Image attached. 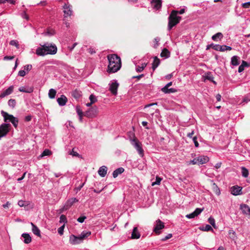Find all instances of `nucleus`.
I'll use <instances>...</instances> for the list:
<instances>
[{
    "label": "nucleus",
    "mask_w": 250,
    "mask_h": 250,
    "mask_svg": "<svg viewBox=\"0 0 250 250\" xmlns=\"http://www.w3.org/2000/svg\"><path fill=\"white\" fill-rule=\"evenodd\" d=\"M108 65L107 71L109 73H113L119 70L122 66L121 60L120 57L115 54L107 55Z\"/></svg>",
    "instance_id": "nucleus-1"
},
{
    "label": "nucleus",
    "mask_w": 250,
    "mask_h": 250,
    "mask_svg": "<svg viewBox=\"0 0 250 250\" xmlns=\"http://www.w3.org/2000/svg\"><path fill=\"white\" fill-rule=\"evenodd\" d=\"M57 47L54 44L50 45L48 43L42 45L36 50V54L39 56H44L45 55L50 54L54 55L57 53Z\"/></svg>",
    "instance_id": "nucleus-2"
},
{
    "label": "nucleus",
    "mask_w": 250,
    "mask_h": 250,
    "mask_svg": "<svg viewBox=\"0 0 250 250\" xmlns=\"http://www.w3.org/2000/svg\"><path fill=\"white\" fill-rule=\"evenodd\" d=\"M181 17L177 16V12L176 10H172L168 17V28L170 30L173 27L179 23Z\"/></svg>",
    "instance_id": "nucleus-3"
},
{
    "label": "nucleus",
    "mask_w": 250,
    "mask_h": 250,
    "mask_svg": "<svg viewBox=\"0 0 250 250\" xmlns=\"http://www.w3.org/2000/svg\"><path fill=\"white\" fill-rule=\"evenodd\" d=\"M132 144L138 151L140 156L143 157L144 156V150L142 148V144L136 137H134L132 140Z\"/></svg>",
    "instance_id": "nucleus-4"
},
{
    "label": "nucleus",
    "mask_w": 250,
    "mask_h": 250,
    "mask_svg": "<svg viewBox=\"0 0 250 250\" xmlns=\"http://www.w3.org/2000/svg\"><path fill=\"white\" fill-rule=\"evenodd\" d=\"M98 113V107L96 106H94L87 110L84 113V116L88 118H92L96 117Z\"/></svg>",
    "instance_id": "nucleus-5"
},
{
    "label": "nucleus",
    "mask_w": 250,
    "mask_h": 250,
    "mask_svg": "<svg viewBox=\"0 0 250 250\" xmlns=\"http://www.w3.org/2000/svg\"><path fill=\"white\" fill-rule=\"evenodd\" d=\"M10 127L9 124H2L0 125V139L7 134Z\"/></svg>",
    "instance_id": "nucleus-6"
},
{
    "label": "nucleus",
    "mask_w": 250,
    "mask_h": 250,
    "mask_svg": "<svg viewBox=\"0 0 250 250\" xmlns=\"http://www.w3.org/2000/svg\"><path fill=\"white\" fill-rule=\"evenodd\" d=\"M242 188L238 186H232L230 188V192L235 196L241 195L243 194L242 191Z\"/></svg>",
    "instance_id": "nucleus-7"
},
{
    "label": "nucleus",
    "mask_w": 250,
    "mask_h": 250,
    "mask_svg": "<svg viewBox=\"0 0 250 250\" xmlns=\"http://www.w3.org/2000/svg\"><path fill=\"white\" fill-rule=\"evenodd\" d=\"M165 225L164 223L162 222L160 219H158L156 221V224L154 229V231L156 234H160V230L164 228Z\"/></svg>",
    "instance_id": "nucleus-8"
},
{
    "label": "nucleus",
    "mask_w": 250,
    "mask_h": 250,
    "mask_svg": "<svg viewBox=\"0 0 250 250\" xmlns=\"http://www.w3.org/2000/svg\"><path fill=\"white\" fill-rule=\"evenodd\" d=\"M203 210V209H201L200 208H197L194 211H193L192 213H190L189 214H187L186 217L188 218L191 219L195 217L198 216L199 214H200L201 212Z\"/></svg>",
    "instance_id": "nucleus-9"
},
{
    "label": "nucleus",
    "mask_w": 250,
    "mask_h": 250,
    "mask_svg": "<svg viewBox=\"0 0 250 250\" xmlns=\"http://www.w3.org/2000/svg\"><path fill=\"white\" fill-rule=\"evenodd\" d=\"M119 86V83L116 82L112 83L110 86L109 90L111 93L116 95L117 94V89Z\"/></svg>",
    "instance_id": "nucleus-10"
},
{
    "label": "nucleus",
    "mask_w": 250,
    "mask_h": 250,
    "mask_svg": "<svg viewBox=\"0 0 250 250\" xmlns=\"http://www.w3.org/2000/svg\"><path fill=\"white\" fill-rule=\"evenodd\" d=\"M151 3L153 8L156 10H159L162 7V0H152Z\"/></svg>",
    "instance_id": "nucleus-11"
},
{
    "label": "nucleus",
    "mask_w": 250,
    "mask_h": 250,
    "mask_svg": "<svg viewBox=\"0 0 250 250\" xmlns=\"http://www.w3.org/2000/svg\"><path fill=\"white\" fill-rule=\"evenodd\" d=\"M197 158L198 162V165L206 164L208 162L209 160V158L207 156L201 155L198 156Z\"/></svg>",
    "instance_id": "nucleus-12"
},
{
    "label": "nucleus",
    "mask_w": 250,
    "mask_h": 250,
    "mask_svg": "<svg viewBox=\"0 0 250 250\" xmlns=\"http://www.w3.org/2000/svg\"><path fill=\"white\" fill-rule=\"evenodd\" d=\"M57 101L60 106H64L67 102V98L64 95H62L60 97L57 99Z\"/></svg>",
    "instance_id": "nucleus-13"
},
{
    "label": "nucleus",
    "mask_w": 250,
    "mask_h": 250,
    "mask_svg": "<svg viewBox=\"0 0 250 250\" xmlns=\"http://www.w3.org/2000/svg\"><path fill=\"white\" fill-rule=\"evenodd\" d=\"M91 234L90 231H88L86 232H83L81 234L77 237V241H80V243L83 241V239L87 238Z\"/></svg>",
    "instance_id": "nucleus-14"
},
{
    "label": "nucleus",
    "mask_w": 250,
    "mask_h": 250,
    "mask_svg": "<svg viewBox=\"0 0 250 250\" xmlns=\"http://www.w3.org/2000/svg\"><path fill=\"white\" fill-rule=\"evenodd\" d=\"M30 66L31 67V65H25L24 66V69L23 70H20L19 71L18 75L21 76V77L24 76L26 75V74L28 73V72L29 71V67Z\"/></svg>",
    "instance_id": "nucleus-15"
},
{
    "label": "nucleus",
    "mask_w": 250,
    "mask_h": 250,
    "mask_svg": "<svg viewBox=\"0 0 250 250\" xmlns=\"http://www.w3.org/2000/svg\"><path fill=\"white\" fill-rule=\"evenodd\" d=\"M240 209L242 212L246 215H249L250 212V208L246 204H242L240 206Z\"/></svg>",
    "instance_id": "nucleus-16"
},
{
    "label": "nucleus",
    "mask_w": 250,
    "mask_h": 250,
    "mask_svg": "<svg viewBox=\"0 0 250 250\" xmlns=\"http://www.w3.org/2000/svg\"><path fill=\"white\" fill-rule=\"evenodd\" d=\"M1 114L4 118V122H10L11 121L12 118L11 117L13 116L12 115H10L3 110L1 111Z\"/></svg>",
    "instance_id": "nucleus-17"
},
{
    "label": "nucleus",
    "mask_w": 250,
    "mask_h": 250,
    "mask_svg": "<svg viewBox=\"0 0 250 250\" xmlns=\"http://www.w3.org/2000/svg\"><path fill=\"white\" fill-rule=\"evenodd\" d=\"M13 90V87L12 86H10L7 89H6L4 91H3L0 95V98H3L6 96L9 95L12 93Z\"/></svg>",
    "instance_id": "nucleus-18"
},
{
    "label": "nucleus",
    "mask_w": 250,
    "mask_h": 250,
    "mask_svg": "<svg viewBox=\"0 0 250 250\" xmlns=\"http://www.w3.org/2000/svg\"><path fill=\"white\" fill-rule=\"evenodd\" d=\"M107 170V168L106 167L102 166L100 167V168L98 170V173L101 176L104 177L106 174Z\"/></svg>",
    "instance_id": "nucleus-19"
},
{
    "label": "nucleus",
    "mask_w": 250,
    "mask_h": 250,
    "mask_svg": "<svg viewBox=\"0 0 250 250\" xmlns=\"http://www.w3.org/2000/svg\"><path fill=\"white\" fill-rule=\"evenodd\" d=\"M21 237L23 238V241L25 244H28L31 241V237L28 233H22Z\"/></svg>",
    "instance_id": "nucleus-20"
},
{
    "label": "nucleus",
    "mask_w": 250,
    "mask_h": 250,
    "mask_svg": "<svg viewBox=\"0 0 250 250\" xmlns=\"http://www.w3.org/2000/svg\"><path fill=\"white\" fill-rule=\"evenodd\" d=\"M140 237V234L138 231L137 228L134 227L131 234L132 239H139Z\"/></svg>",
    "instance_id": "nucleus-21"
},
{
    "label": "nucleus",
    "mask_w": 250,
    "mask_h": 250,
    "mask_svg": "<svg viewBox=\"0 0 250 250\" xmlns=\"http://www.w3.org/2000/svg\"><path fill=\"white\" fill-rule=\"evenodd\" d=\"M240 63V58L237 56H233L231 59V64L232 65H238Z\"/></svg>",
    "instance_id": "nucleus-22"
},
{
    "label": "nucleus",
    "mask_w": 250,
    "mask_h": 250,
    "mask_svg": "<svg viewBox=\"0 0 250 250\" xmlns=\"http://www.w3.org/2000/svg\"><path fill=\"white\" fill-rule=\"evenodd\" d=\"M160 63V60L157 57H154V61L152 63V68L153 71L159 66Z\"/></svg>",
    "instance_id": "nucleus-23"
},
{
    "label": "nucleus",
    "mask_w": 250,
    "mask_h": 250,
    "mask_svg": "<svg viewBox=\"0 0 250 250\" xmlns=\"http://www.w3.org/2000/svg\"><path fill=\"white\" fill-rule=\"evenodd\" d=\"M64 9V17H67L68 16H70L72 14V11L69 8V6H68L66 4H65L63 6Z\"/></svg>",
    "instance_id": "nucleus-24"
},
{
    "label": "nucleus",
    "mask_w": 250,
    "mask_h": 250,
    "mask_svg": "<svg viewBox=\"0 0 250 250\" xmlns=\"http://www.w3.org/2000/svg\"><path fill=\"white\" fill-rule=\"evenodd\" d=\"M170 52L168 50V49L165 48L162 50V51L160 54V56L161 57L168 58V57H170Z\"/></svg>",
    "instance_id": "nucleus-25"
},
{
    "label": "nucleus",
    "mask_w": 250,
    "mask_h": 250,
    "mask_svg": "<svg viewBox=\"0 0 250 250\" xmlns=\"http://www.w3.org/2000/svg\"><path fill=\"white\" fill-rule=\"evenodd\" d=\"M32 232L36 235L41 237V231L39 228L32 223Z\"/></svg>",
    "instance_id": "nucleus-26"
},
{
    "label": "nucleus",
    "mask_w": 250,
    "mask_h": 250,
    "mask_svg": "<svg viewBox=\"0 0 250 250\" xmlns=\"http://www.w3.org/2000/svg\"><path fill=\"white\" fill-rule=\"evenodd\" d=\"M125 169L123 167H120L115 170L113 172V177L116 178L119 174L124 172Z\"/></svg>",
    "instance_id": "nucleus-27"
},
{
    "label": "nucleus",
    "mask_w": 250,
    "mask_h": 250,
    "mask_svg": "<svg viewBox=\"0 0 250 250\" xmlns=\"http://www.w3.org/2000/svg\"><path fill=\"white\" fill-rule=\"evenodd\" d=\"M70 243L72 245H76L80 243V241H77V237L74 235H71L69 238Z\"/></svg>",
    "instance_id": "nucleus-28"
},
{
    "label": "nucleus",
    "mask_w": 250,
    "mask_h": 250,
    "mask_svg": "<svg viewBox=\"0 0 250 250\" xmlns=\"http://www.w3.org/2000/svg\"><path fill=\"white\" fill-rule=\"evenodd\" d=\"M72 96L75 99H79L82 96V92L78 89H75L72 93Z\"/></svg>",
    "instance_id": "nucleus-29"
},
{
    "label": "nucleus",
    "mask_w": 250,
    "mask_h": 250,
    "mask_svg": "<svg viewBox=\"0 0 250 250\" xmlns=\"http://www.w3.org/2000/svg\"><path fill=\"white\" fill-rule=\"evenodd\" d=\"M162 91L165 93H174L177 91V90L174 88H168L167 87L162 88Z\"/></svg>",
    "instance_id": "nucleus-30"
},
{
    "label": "nucleus",
    "mask_w": 250,
    "mask_h": 250,
    "mask_svg": "<svg viewBox=\"0 0 250 250\" xmlns=\"http://www.w3.org/2000/svg\"><path fill=\"white\" fill-rule=\"evenodd\" d=\"M223 37V34L221 32H218L212 36L211 39L214 41H217V39L221 40Z\"/></svg>",
    "instance_id": "nucleus-31"
},
{
    "label": "nucleus",
    "mask_w": 250,
    "mask_h": 250,
    "mask_svg": "<svg viewBox=\"0 0 250 250\" xmlns=\"http://www.w3.org/2000/svg\"><path fill=\"white\" fill-rule=\"evenodd\" d=\"M205 77V81L206 80H208L211 82H212V83H213L214 84H216V82L215 81H213V76L211 75V73L210 72H208L207 73L206 75L204 76Z\"/></svg>",
    "instance_id": "nucleus-32"
},
{
    "label": "nucleus",
    "mask_w": 250,
    "mask_h": 250,
    "mask_svg": "<svg viewBox=\"0 0 250 250\" xmlns=\"http://www.w3.org/2000/svg\"><path fill=\"white\" fill-rule=\"evenodd\" d=\"M78 201H79L77 198H72L67 201L66 206L67 207H70L73 205L74 203L78 202Z\"/></svg>",
    "instance_id": "nucleus-33"
},
{
    "label": "nucleus",
    "mask_w": 250,
    "mask_h": 250,
    "mask_svg": "<svg viewBox=\"0 0 250 250\" xmlns=\"http://www.w3.org/2000/svg\"><path fill=\"white\" fill-rule=\"evenodd\" d=\"M218 49V51L224 52L225 51L229 50L230 51L232 49L231 47L227 45H220Z\"/></svg>",
    "instance_id": "nucleus-34"
},
{
    "label": "nucleus",
    "mask_w": 250,
    "mask_h": 250,
    "mask_svg": "<svg viewBox=\"0 0 250 250\" xmlns=\"http://www.w3.org/2000/svg\"><path fill=\"white\" fill-rule=\"evenodd\" d=\"M229 238L232 240H235L237 238V236L235 232L232 229H230L229 231Z\"/></svg>",
    "instance_id": "nucleus-35"
},
{
    "label": "nucleus",
    "mask_w": 250,
    "mask_h": 250,
    "mask_svg": "<svg viewBox=\"0 0 250 250\" xmlns=\"http://www.w3.org/2000/svg\"><path fill=\"white\" fill-rule=\"evenodd\" d=\"M19 90L21 92H26V93H31V87L22 86V87H20L19 88Z\"/></svg>",
    "instance_id": "nucleus-36"
},
{
    "label": "nucleus",
    "mask_w": 250,
    "mask_h": 250,
    "mask_svg": "<svg viewBox=\"0 0 250 250\" xmlns=\"http://www.w3.org/2000/svg\"><path fill=\"white\" fill-rule=\"evenodd\" d=\"M242 175L244 177H247L249 175V170L245 167H242L241 168Z\"/></svg>",
    "instance_id": "nucleus-37"
},
{
    "label": "nucleus",
    "mask_w": 250,
    "mask_h": 250,
    "mask_svg": "<svg viewBox=\"0 0 250 250\" xmlns=\"http://www.w3.org/2000/svg\"><path fill=\"white\" fill-rule=\"evenodd\" d=\"M56 94V91L54 89H50L49 91L48 96L50 99H54Z\"/></svg>",
    "instance_id": "nucleus-38"
},
{
    "label": "nucleus",
    "mask_w": 250,
    "mask_h": 250,
    "mask_svg": "<svg viewBox=\"0 0 250 250\" xmlns=\"http://www.w3.org/2000/svg\"><path fill=\"white\" fill-rule=\"evenodd\" d=\"M52 153L51 151L48 149H45L42 153L40 155L39 157L42 158L45 156H49Z\"/></svg>",
    "instance_id": "nucleus-39"
},
{
    "label": "nucleus",
    "mask_w": 250,
    "mask_h": 250,
    "mask_svg": "<svg viewBox=\"0 0 250 250\" xmlns=\"http://www.w3.org/2000/svg\"><path fill=\"white\" fill-rule=\"evenodd\" d=\"M212 188L214 192L216 193V194L219 195L220 193V191L219 190V188L217 187V186L216 185L215 183H213L212 184Z\"/></svg>",
    "instance_id": "nucleus-40"
},
{
    "label": "nucleus",
    "mask_w": 250,
    "mask_h": 250,
    "mask_svg": "<svg viewBox=\"0 0 250 250\" xmlns=\"http://www.w3.org/2000/svg\"><path fill=\"white\" fill-rule=\"evenodd\" d=\"M200 229L203 231H209V230H213L212 228L209 225H206L205 227H200Z\"/></svg>",
    "instance_id": "nucleus-41"
},
{
    "label": "nucleus",
    "mask_w": 250,
    "mask_h": 250,
    "mask_svg": "<svg viewBox=\"0 0 250 250\" xmlns=\"http://www.w3.org/2000/svg\"><path fill=\"white\" fill-rule=\"evenodd\" d=\"M211 47L212 48L215 50L218 51V49L219 48L218 47H219V45L214 44L213 43H212L211 44L207 45L206 49L208 50Z\"/></svg>",
    "instance_id": "nucleus-42"
},
{
    "label": "nucleus",
    "mask_w": 250,
    "mask_h": 250,
    "mask_svg": "<svg viewBox=\"0 0 250 250\" xmlns=\"http://www.w3.org/2000/svg\"><path fill=\"white\" fill-rule=\"evenodd\" d=\"M11 118H12V120L10 122L15 127H17L19 122L18 119L14 116H12Z\"/></svg>",
    "instance_id": "nucleus-43"
},
{
    "label": "nucleus",
    "mask_w": 250,
    "mask_h": 250,
    "mask_svg": "<svg viewBox=\"0 0 250 250\" xmlns=\"http://www.w3.org/2000/svg\"><path fill=\"white\" fill-rule=\"evenodd\" d=\"M16 102L15 100H14V99H11L8 102V105L13 108L15 107V106L16 105Z\"/></svg>",
    "instance_id": "nucleus-44"
},
{
    "label": "nucleus",
    "mask_w": 250,
    "mask_h": 250,
    "mask_svg": "<svg viewBox=\"0 0 250 250\" xmlns=\"http://www.w3.org/2000/svg\"><path fill=\"white\" fill-rule=\"evenodd\" d=\"M146 63H144L142 64V66H138L136 68V71L138 72H142L144 68L146 67Z\"/></svg>",
    "instance_id": "nucleus-45"
},
{
    "label": "nucleus",
    "mask_w": 250,
    "mask_h": 250,
    "mask_svg": "<svg viewBox=\"0 0 250 250\" xmlns=\"http://www.w3.org/2000/svg\"><path fill=\"white\" fill-rule=\"evenodd\" d=\"M76 109H77V113H78V115L79 116L80 119L81 121H82V117L83 116H84V114H83L82 110L78 106H77Z\"/></svg>",
    "instance_id": "nucleus-46"
},
{
    "label": "nucleus",
    "mask_w": 250,
    "mask_h": 250,
    "mask_svg": "<svg viewBox=\"0 0 250 250\" xmlns=\"http://www.w3.org/2000/svg\"><path fill=\"white\" fill-rule=\"evenodd\" d=\"M161 181H162V178L159 177V176H157L156 177V181L154 182H153L152 183V186H154L155 185H160Z\"/></svg>",
    "instance_id": "nucleus-47"
},
{
    "label": "nucleus",
    "mask_w": 250,
    "mask_h": 250,
    "mask_svg": "<svg viewBox=\"0 0 250 250\" xmlns=\"http://www.w3.org/2000/svg\"><path fill=\"white\" fill-rule=\"evenodd\" d=\"M208 222L214 228H216L215 220L212 217H210L208 219Z\"/></svg>",
    "instance_id": "nucleus-48"
},
{
    "label": "nucleus",
    "mask_w": 250,
    "mask_h": 250,
    "mask_svg": "<svg viewBox=\"0 0 250 250\" xmlns=\"http://www.w3.org/2000/svg\"><path fill=\"white\" fill-rule=\"evenodd\" d=\"M9 44L11 45L16 46L17 48H19L18 42L16 40H12L10 42Z\"/></svg>",
    "instance_id": "nucleus-49"
},
{
    "label": "nucleus",
    "mask_w": 250,
    "mask_h": 250,
    "mask_svg": "<svg viewBox=\"0 0 250 250\" xmlns=\"http://www.w3.org/2000/svg\"><path fill=\"white\" fill-rule=\"evenodd\" d=\"M89 100L90 102L93 104L95 103L97 101L96 97L93 94L90 95Z\"/></svg>",
    "instance_id": "nucleus-50"
},
{
    "label": "nucleus",
    "mask_w": 250,
    "mask_h": 250,
    "mask_svg": "<svg viewBox=\"0 0 250 250\" xmlns=\"http://www.w3.org/2000/svg\"><path fill=\"white\" fill-rule=\"evenodd\" d=\"M67 222V219L66 216L64 215H61L60 217V223H64Z\"/></svg>",
    "instance_id": "nucleus-51"
},
{
    "label": "nucleus",
    "mask_w": 250,
    "mask_h": 250,
    "mask_svg": "<svg viewBox=\"0 0 250 250\" xmlns=\"http://www.w3.org/2000/svg\"><path fill=\"white\" fill-rule=\"evenodd\" d=\"M198 165V162L197 161V158H195L193 159L192 160L188 162V165Z\"/></svg>",
    "instance_id": "nucleus-52"
},
{
    "label": "nucleus",
    "mask_w": 250,
    "mask_h": 250,
    "mask_svg": "<svg viewBox=\"0 0 250 250\" xmlns=\"http://www.w3.org/2000/svg\"><path fill=\"white\" fill-rule=\"evenodd\" d=\"M64 227H65V225H64V224H63L62 226L61 227H60L58 229V233L60 235H62L63 234V229H64Z\"/></svg>",
    "instance_id": "nucleus-53"
},
{
    "label": "nucleus",
    "mask_w": 250,
    "mask_h": 250,
    "mask_svg": "<svg viewBox=\"0 0 250 250\" xmlns=\"http://www.w3.org/2000/svg\"><path fill=\"white\" fill-rule=\"evenodd\" d=\"M86 218V216H81L77 219V221H78L80 223H83Z\"/></svg>",
    "instance_id": "nucleus-54"
},
{
    "label": "nucleus",
    "mask_w": 250,
    "mask_h": 250,
    "mask_svg": "<svg viewBox=\"0 0 250 250\" xmlns=\"http://www.w3.org/2000/svg\"><path fill=\"white\" fill-rule=\"evenodd\" d=\"M172 236V234L171 233H169L168 234H167L166 237H165L164 238H162L161 240L162 241H166L167 240V239H169L170 238H171Z\"/></svg>",
    "instance_id": "nucleus-55"
},
{
    "label": "nucleus",
    "mask_w": 250,
    "mask_h": 250,
    "mask_svg": "<svg viewBox=\"0 0 250 250\" xmlns=\"http://www.w3.org/2000/svg\"><path fill=\"white\" fill-rule=\"evenodd\" d=\"M193 141L194 143V145H195V146L196 147H198L199 146V143L198 142H197V137L196 136H194L193 137Z\"/></svg>",
    "instance_id": "nucleus-56"
},
{
    "label": "nucleus",
    "mask_w": 250,
    "mask_h": 250,
    "mask_svg": "<svg viewBox=\"0 0 250 250\" xmlns=\"http://www.w3.org/2000/svg\"><path fill=\"white\" fill-rule=\"evenodd\" d=\"M14 58V56H4L3 58V60L7 61V60H13Z\"/></svg>",
    "instance_id": "nucleus-57"
},
{
    "label": "nucleus",
    "mask_w": 250,
    "mask_h": 250,
    "mask_svg": "<svg viewBox=\"0 0 250 250\" xmlns=\"http://www.w3.org/2000/svg\"><path fill=\"white\" fill-rule=\"evenodd\" d=\"M250 6V2H246L242 4V7L244 8H248Z\"/></svg>",
    "instance_id": "nucleus-58"
},
{
    "label": "nucleus",
    "mask_w": 250,
    "mask_h": 250,
    "mask_svg": "<svg viewBox=\"0 0 250 250\" xmlns=\"http://www.w3.org/2000/svg\"><path fill=\"white\" fill-rule=\"evenodd\" d=\"M159 41V39H158V38H155L154 39V42H155V44L154 45V48H156L158 47V46L159 45L158 44Z\"/></svg>",
    "instance_id": "nucleus-59"
},
{
    "label": "nucleus",
    "mask_w": 250,
    "mask_h": 250,
    "mask_svg": "<svg viewBox=\"0 0 250 250\" xmlns=\"http://www.w3.org/2000/svg\"><path fill=\"white\" fill-rule=\"evenodd\" d=\"M69 154L72 155L74 156H77L78 157L79 156V154L77 152L74 151V149H72V151L70 152Z\"/></svg>",
    "instance_id": "nucleus-60"
},
{
    "label": "nucleus",
    "mask_w": 250,
    "mask_h": 250,
    "mask_svg": "<svg viewBox=\"0 0 250 250\" xmlns=\"http://www.w3.org/2000/svg\"><path fill=\"white\" fill-rule=\"evenodd\" d=\"M18 205L20 206V207H23L24 206H26L25 205V202L22 201V200H21V201H19L18 202Z\"/></svg>",
    "instance_id": "nucleus-61"
},
{
    "label": "nucleus",
    "mask_w": 250,
    "mask_h": 250,
    "mask_svg": "<svg viewBox=\"0 0 250 250\" xmlns=\"http://www.w3.org/2000/svg\"><path fill=\"white\" fill-rule=\"evenodd\" d=\"M84 183H83L80 186L76 188H75V190H76L77 191H80L81 189V188H83V187L84 186Z\"/></svg>",
    "instance_id": "nucleus-62"
},
{
    "label": "nucleus",
    "mask_w": 250,
    "mask_h": 250,
    "mask_svg": "<svg viewBox=\"0 0 250 250\" xmlns=\"http://www.w3.org/2000/svg\"><path fill=\"white\" fill-rule=\"evenodd\" d=\"M241 65H243L244 67H245V66L248 67V66H250V64L248 63L247 62H246L245 61H242Z\"/></svg>",
    "instance_id": "nucleus-63"
},
{
    "label": "nucleus",
    "mask_w": 250,
    "mask_h": 250,
    "mask_svg": "<svg viewBox=\"0 0 250 250\" xmlns=\"http://www.w3.org/2000/svg\"><path fill=\"white\" fill-rule=\"evenodd\" d=\"M245 67L242 65L241 64L239 66L238 68V72L239 73L242 72L244 70Z\"/></svg>",
    "instance_id": "nucleus-64"
}]
</instances>
